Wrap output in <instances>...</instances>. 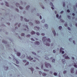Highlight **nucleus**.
Segmentation results:
<instances>
[{"label":"nucleus","mask_w":77,"mask_h":77,"mask_svg":"<svg viewBox=\"0 0 77 77\" xmlns=\"http://www.w3.org/2000/svg\"><path fill=\"white\" fill-rule=\"evenodd\" d=\"M41 35H42V36H44V35H45V34L44 33H42L41 34Z\"/></svg>","instance_id":"c03bdc74"},{"label":"nucleus","mask_w":77,"mask_h":77,"mask_svg":"<svg viewBox=\"0 0 77 77\" xmlns=\"http://www.w3.org/2000/svg\"><path fill=\"white\" fill-rule=\"evenodd\" d=\"M28 59H30V61H31V62H36V60H33L32 61V60H33V58H31V56L29 57H28Z\"/></svg>","instance_id":"7ed1b4c3"},{"label":"nucleus","mask_w":77,"mask_h":77,"mask_svg":"<svg viewBox=\"0 0 77 77\" xmlns=\"http://www.w3.org/2000/svg\"><path fill=\"white\" fill-rule=\"evenodd\" d=\"M36 34L37 35H38V36H39V35H40V34L39 32H36Z\"/></svg>","instance_id":"c756f323"},{"label":"nucleus","mask_w":77,"mask_h":77,"mask_svg":"<svg viewBox=\"0 0 77 77\" xmlns=\"http://www.w3.org/2000/svg\"><path fill=\"white\" fill-rule=\"evenodd\" d=\"M23 27H24L25 28H27V29H28V30H29V28L28 27V26H27L26 25H24Z\"/></svg>","instance_id":"9b49d317"},{"label":"nucleus","mask_w":77,"mask_h":77,"mask_svg":"<svg viewBox=\"0 0 77 77\" xmlns=\"http://www.w3.org/2000/svg\"><path fill=\"white\" fill-rule=\"evenodd\" d=\"M20 18H21V21H23V17L22 16H21L20 17Z\"/></svg>","instance_id":"79ce46f5"},{"label":"nucleus","mask_w":77,"mask_h":77,"mask_svg":"<svg viewBox=\"0 0 77 77\" xmlns=\"http://www.w3.org/2000/svg\"><path fill=\"white\" fill-rule=\"evenodd\" d=\"M45 66L47 68H51V66L50 64L48 63H46L45 64Z\"/></svg>","instance_id":"f03ea898"},{"label":"nucleus","mask_w":77,"mask_h":77,"mask_svg":"<svg viewBox=\"0 0 77 77\" xmlns=\"http://www.w3.org/2000/svg\"><path fill=\"white\" fill-rule=\"evenodd\" d=\"M53 52L54 53H56V51H55V50H54L53 51Z\"/></svg>","instance_id":"bf43d9fd"},{"label":"nucleus","mask_w":77,"mask_h":77,"mask_svg":"<svg viewBox=\"0 0 77 77\" xmlns=\"http://www.w3.org/2000/svg\"><path fill=\"white\" fill-rule=\"evenodd\" d=\"M20 55L21 54L20 53H17V55L18 56H20Z\"/></svg>","instance_id":"4be33fe9"},{"label":"nucleus","mask_w":77,"mask_h":77,"mask_svg":"<svg viewBox=\"0 0 77 77\" xmlns=\"http://www.w3.org/2000/svg\"><path fill=\"white\" fill-rule=\"evenodd\" d=\"M2 42V43H3V44H8V42L4 40H3Z\"/></svg>","instance_id":"6e6552de"},{"label":"nucleus","mask_w":77,"mask_h":77,"mask_svg":"<svg viewBox=\"0 0 77 77\" xmlns=\"http://www.w3.org/2000/svg\"><path fill=\"white\" fill-rule=\"evenodd\" d=\"M16 11H17V12H19V10H18V9L16 8Z\"/></svg>","instance_id":"8fccbe9b"},{"label":"nucleus","mask_w":77,"mask_h":77,"mask_svg":"<svg viewBox=\"0 0 77 77\" xmlns=\"http://www.w3.org/2000/svg\"><path fill=\"white\" fill-rule=\"evenodd\" d=\"M17 29H18V27L17 26H16L15 27V30H17Z\"/></svg>","instance_id":"4d7b16f0"},{"label":"nucleus","mask_w":77,"mask_h":77,"mask_svg":"<svg viewBox=\"0 0 77 77\" xmlns=\"http://www.w3.org/2000/svg\"><path fill=\"white\" fill-rule=\"evenodd\" d=\"M55 59H54L52 60V62H55Z\"/></svg>","instance_id":"c9c22d12"},{"label":"nucleus","mask_w":77,"mask_h":77,"mask_svg":"<svg viewBox=\"0 0 77 77\" xmlns=\"http://www.w3.org/2000/svg\"><path fill=\"white\" fill-rule=\"evenodd\" d=\"M67 17H68L69 19V20H71L70 16L68 15Z\"/></svg>","instance_id":"58836bf2"},{"label":"nucleus","mask_w":77,"mask_h":77,"mask_svg":"<svg viewBox=\"0 0 77 77\" xmlns=\"http://www.w3.org/2000/svg\"><path fill=\"white\" fill-rule=\"evenodd\" d=\"M31 35H35V34H36V32L33 31H32L31 32Z\"/></svg>","instance_id":"f8f14e48"},{"label":"nucleus","mask_w":77,"mask_h":77,"mask_svg":"<svg viewBox=\"0 0 77 77\" xmlns=\"http://www.w3.org/2000/svg\"><path fill=\"white\" fill-rule=\"evenodd\" d=\"M27 38H30V35H28L26 36Z\"/></svg>","instance_id":"bb28decb"},{"label":"nucleus","mask_w":77,"mask_h":77,"mask_svg":"<svg viewBox=\"0 0 77 77\" xmlns=\"http://www.w3.org/2000/svg\"><path fill=\"white\" fill-rule=\"evenodd\" d=\"M40 29V27H39L35 26L34 27V30H39Z\"/></svg>","instance_id":"423d86ee"},{"label":"nucleus","mask_w":77,"mask_h":77,"mask_svg":"<svg viewBox=\"0 0 77 77\" xmlns=\"http://www.w3.org/2000/svg\"><path fill=\"white\" fill-rule=\"evenodd\" d=\"M42 23H44L45 22V20L44 19L42 20Z\"/></svg>","instance_id":"de8ad7c7"},{"label":"nucleus","mask_w":77,"mask_h":77,"mask_svg":"<svg viewBox=\"0 0 77 77\" xmlns=\"http://www.w3.org/2000/svg\"><path fill=\"white\" fill-rule=\"evenodd\" d=\"M44 64L42 63V66H41V68L42 69H43V66Z\"/></svg>","instance_id":"72a5a7b5"},{"label":"nucleus","mask_w":77,"mask_h":77,"mask_svg":"<svg viewBox=\"0 0 77 77\" xmlns=\"http://www.w3.org/2000/svg\"><path fill=\"white\" fill-rule=\"evenodd\" d=\"M44 71H48V70L46 69H44Z\"/></svg>","instance_id":"3c124183"},{"label":"nucleus","mask_w":77,"mask_h":77,"mask_svg":"<svg viewBox=\"0 0 77 77\" xmlns=\"http://www.w3.org/2000/svg\"><path fill=\"white\" fill-rule=\"evenodd\" d=\"M24 35H25V34H24V33H22L21 34V36H24Z\"/></svg>","instance_id":"c85d7f7f"},{"label":"nucleus","mask_w":77,"mask_h":77,"mask_svg":"<svg viewBox=\"0 0 77 77\" xmlns=\"http://www.w3.org/2000/svg\"><path fill=\"white\" fill-rule=\"evenodd\" d=\"M23 62H24V63H26V62H27V60H23Z\"/></svg>","instance_id":"e433bc0d"},{"label":"nucleus","mask_w":77,"mask_h":77,"mask_svg":"<svg viewBox=\"0 0 77 77\" xmlns=\"http://www.w3.org/2000/svg\"><path fill=\"white\" fill-rule=\"evenodd\" d=\"M18 23H15V26H17V25H18Z\"/></svg>","instance_id":"0e129e2a"},{"label":"nucleus","mask_w":77,"mask_h":77,"mask_svg":"<svg viewBox=\"0 0 77 77\" xmlns=\"http://www.w3.org/2000/svg\"><path fill=\"white\" fill-rule=\"evenodd\" d=\"M67 12H70V11L69 10V9H68L67 11Z\"/></svg>","instance_id":"a18cd8bd"},{"label":"nucleus","mask_w":77,"mask_h":77,"mask_svg":"<svg viewBox=\"0 0 77 77\" xmlns=\"http://www.w3.org/2000/svg\"><path fill=\"white\" fill-rule=\"evenodd\" d=\"M13 56L14 57V58L13 59V60H15L16 61V60H17V59L15 58V56Z\"/></svg>","instance_id":"a878e982"},{"label":"nucleus","mask_w":77,"mask_h":77,"mask_svg":"<svg viewBox=\"0 0 77 77\" xmlns=\"http://www.w3.org/2000/svg\"><path fill=\"white\" fill-rule=\"evenodd\" d=\"M46 38L47 37L45 36L43 37L42 40L43 43L45 44V45H46L47 46H50V44L49 43L51 42V40L49 38L46 39Z\"/></svg>","instance_id":"f257e3e1"},{"label":"nucleus","mask_w":77,"mask_h":77,"mask_svg":"<svg viewBox=\"0 0 77 77\" xmlns=\"http://www.w3.org/2000/svg\"><path fill=\"white\" fill-rule=\"evenodd\" d=\"M29 8H30V5H28V6H27L26 7V10H28L29 9Z\"/></svg>","instance_id":"dca6fc26"},{"label":"nucleus","mask_w":77,"mask_h":77,"mask_svg":"<svg viewBox=\"0 0 77 77\" xmlns=\"http://www.w3.org/2000/svg\"><path fill=\"white\" fill-rule=\"evenodd\" d=\"M74 68H72L71 70H70V72H71V73H72V74H73V73H74Z\"/></svg>","instance_id":"0eeeda50"},{"label":"nucleus","mask_w":77,"mask_h":77,"mask_svg":"<svg viewBox=\"0 0 77 77\" xmlns=\"http://www.w3.org/2000/svg\"><path fill=\"white\" fill-rule=\"evenodd\" d=\"M45 59H46L47 60H48L49 59L48 57H45Z\"/></svg>","instance_id":"2f4dec72"},{"label":"nucleus","mask_w":77,"mask_h":77,"mask_svg":"<svg viewBox=\"0 0 77 77\" xmlns=\"http://www.w3.org/2000/svg\"><path fill=\"white\" fill-rule=\"evenodd\" d=\"M63 11H62L60 12V14H63Z\"/></svg>","instance_id":"69168bd1"},{"label":"nucleus","mask_w":77,"mask_h":77,"mask_svg":"<svg viewBox=\"0 0 77 77\" xmlns=\"http://www.w3.org/2000/svg\"><path fill=\"white\" fill-rule=\"evenodd\" d=\"M65 27H67L68 26V24H65Z\"/></svg>","instance_id":"13d9d810"},{"label":"nucleus","mask_w":77,"mask_h":77,"mask_svg":"<svg viewBox=\"0 0 77 77\" xmlns=\"http://www.w3.org/2000/svg\"><path fill=\"white\" fill-rule=\"evenodd\" d=\"M63 74H65L66 73V71H64L63 72Z\"/></svg>","instance_id":"a19ab883"},{"label":"nucleus","mask_w":77,"mask_h":77,"mask_svg":"<svg viewBox=\"0 0 77 77\" xmlns=\"http://www.w3.org/2000/svg\"><path fill=\"white\" fill-rule=\"evenodd\" d=\"M39 74H40V75H41V74H42V72H41V71H39Z\"/></svg>","instance_id":"4c0bfd02"},{"label":"nucleus","mask_w":77,"mask_h":77,"mask_svg":"<svg viewBox=\"0 0 77 77\" xmlns=\"http://www.w3.org/2000/svg\"><path fill=\"white\" fill-rule=\"evenodd\" d=\"M74 10L75 11V10H76V8L75 7V6H74Z\"/></svg>","instance_id":"e2e57ef3"},{"label":"nucleus","mask_w":77,"mask_h":77,"mask_svg":"<svg viewBox=\"0 0 77 77\" xmlns=\"http://www.w3.org/2000/svg\"><path fill=\"white\" fill-rule=\"evenodd\" d=\"M62 61L63 62V64H65V60L64 59H63L62 60Z\"/></svg>","instance_id":"ddd939ff"},{"label":"nucleus","mask_w":77,"mask_h":77,"mask_svg":"<svg viewBox=\"0 0 77 77\" xmlns=\"http://www.w3.org/2000/svg\"><path fill=\"white\" fill-rule=\"evenodd\" d=\"M61 15H60L58 18V19H60V18H61Z\"/></svg>","instance_id":"5fc2aeb1"},{"label":"nucleus","mask_w":77,"mask_h":77,"mask_svg":"<svg viewBox=\"0 0 77 77\" xmlns=\"http://www.w3.org/2000/svg\"><path fill=\"white\" fill-rule=\"evenodd\" d=\"M59 29L60 30H61L62 29V26H60L59 27Z\"/></svg>","instance_id":"7c9ffc66"},{"label":"nucleus","mask_w":77,"mask_h":77,"mask_svg":"<svg viewBox=\"0 0 77 77\" xmlns=\"http://www.w3.org/2000/svg\"><path fill=\"white\" fill-rule=\"evenodd\" d=\"M62 50H63V48H61L60 50V53L62 52V54H64L65 52L64 51H63Z\"/></svg>","instance_id":"39448f33"},{"label":"nucleus","mask_w":77,"mask_h":77,"mask_svg":"<svg viewBox=\"0 0 77 77\" xmlns=\"http://www.w3.org/2000/svg\"><path fill=\"white\" fill-rule=\"evenodd\" d=\"M16 5L17 7H19L20 6V4L17 3L16 4Z\"/></svg>","instance_id":"f3484780"},{"label":"nucleus","mask_w":77,"mask_h":77,"mask_svg":"<svg viewBox=\"0 0 77 77\" xmlns=\"http://www.w3.org/2000/svg\"><path fill=\"white\" fill-rule=\"evenodd\" d=\"M25 21L26 22H29V20H27V19L26 18H25Z\"/></svg>","instance_id":"cd10ccee"},{"label":"nucleus","mask_w":77,"mask_h":77,"mask_svg":"<svg viewBox=\"0 0 77 77\" xmlns=\"http://www.w3.org/2000/svg\"><path fill=\"white\" fill-rule=\"evenodd\" d=\"M32 54H33L34 55H36V54L35 53V52H32Z\"/></svg>","instance_id":"ea45409f"},{"label":"nucleus","mask_w":77,"mask_h":77,"mask_svg":"<svg viewBox=\"0 0 77 77\" xmlns=\"http://www.w3.org/2000/svg\"><path fill=\"white\" fill-rule=\"evenodd\" d=\"M63 57H65V58L66 59H69V57H68V56H66V54H64V55H63Z\"/></svg>","instance_id":"20e7f679"},{"label":"nucleus","mask_w":77,"mask_h":77,"mask_svg":"<svg viewBox=\"0 0 77 77\" xmlns=\"http://www.w3.org/2000/svg\"><path fill=\"white\" fill-rule=\"evenodd\" d=\"M52 32L53 33V34H54V36H56V32H55V31L54 30L52 31Z\"/></svg>","instance_id":"1a4fd4ad"},{"label":"nucleus","mask_w":77,"mask_h":77,"mask_svg":"<svg viewBox=\"0 0 77 77\" xmlns=\"http://www.w3.org/2000/svg\"><path fill=\"white\" fill-rule=\"evenodd\" d=\"M50 5L52 7H54V5H53V3L52 2H50Z\"/></svg>","instance_id":"4468645a"},{"label":"nucleus","mask_w":77,"mask_h":77,"mask_svg":"<svg viewBox=\"0 0 77 77\" xmlns=\"http://www.w3.org/2000/svg\"><path fill=\"white\" fill-rule=\"evenodd\" d=\"M45 27H48V25H47V24H45Z\"/></svg>","instance_id":"052dcab7"},{"label":"nucleus","mask_w":77,"mask_h":77,"mask_svg":"<svg viewBox=\"0 0 77 77\" xmlns=\"http://www.w3.org/2000/svg\"><path fill=\"white\" fill-rule=\"evenodd\" d=\"M44 76H45V75H47V74H46V73H45V72H44L42 74Z\"/></svg>","instance_id":"6ab92c4d"},{"label":"nucleus","mask_w":77,"mask_h":77,"mask_svg":"<svg viewBox=\"0 0 77 77\" xmlns=\"http://www.w3.org/2000/svg\"><path fill=\"white\" fill-rule=\"evenodd\" d=\"M35 44L36 45H39L40 43L39 42H35Z\"/></svg>","instance_id":"9d476101"},{"label":"nucleus","mask_w":77,"mask_h":77,"mask_svg":"<svg viewBox=\"0 0 77 77\" xmlns=\"http://www.w3.org/2000/svg\"><path fill=\"white\" fill-rule=\"evenodd\" d=\"M37 16H40V14H37Z\"/></svg>","instance_id":"338daca9"},{"label":"nucleus","mask_w":77,"mask_h":77,"mask_svg":"<svg viewBox=\"0 0 77 77\" xmlns=\"http://www.w3.org/2000/svg\"><path fill=\"white\" fill-rule=\"evenodd\" d=\"M16 61V63L17 64H18V63H19V62L17 60Z\"/></svg>","instance_id":"473e14b6"},{"label":"nucleus","mask_w":77,"mask_h":77,"mask_svg":"<svg viewBox=\"0 0 77 77\" xmlns=\"http://www.w3.org/2000/svg\"><path fill=\"white\" fill-rule=\"evenodd\" d=\"M29 25L30 26H33V24L32 22H29Z\"/></svg>","instance_id":"b1692460"},{"label":"nucleus","mask_w":77,"mask_h":77,"mask_svg":"<svg viewBox=\"0 0 77 77\" xmlns=\"http://www.w3.org/2000/svg\"><path fill=\"white\" fill-rule=\"evenodd\" d=\"M68 29L69 30H71V28H70L69 27H68Z\"/></svg>","instance_id":"6e6d98bb"},{"label":"nucleus","mask_w":77,"mask_h":77,"mask_svg":"<svg viewBox=\"0 0 77 77\" xmlns=\"http://www.w3.org/2000/svg\"><path fill=\"white\" fill-rule=\"evenodd\" d=\"M56 17L57 18H58V17H59V14H57L56 15Z\"/></svg>","instance_id":"603ef678"},{"label":"nucleus","mask_w":77,"mask_h":77,"mask_svg":"<svg viewBox=\"0 0 77 77\" xmlns=\"http://www.w3.org/2000/svg\"><path fill=\"white\" fill-rule=\"evenodd\" d=\"M54 75L55 76H56L57 75V73H56V72H55L54 73Z\"/></svg>","instance_id":"5701e85b"},{"label":"nucleus","mask_w":77,"mask_h":77,"mask_svg":"<svg viewBox=\"0 0 77 77\" xmlns=\"http://www.w3.org/2000/svg\"><path fill=\"white\" fill-rule=\"evenodd\" d=\"M69 41H70V42H71V41H72V39L71 38H69Z\"/></svg>","instance_id":"864d4df0"},{"label":"nucleus","mask_w":77,"mask_h":77,"mask_svg":"<svg viewBox=\"0 0 77 77\" xmlns=\"http://www.w3.org/2000/svg\"><path fill=\"white\" fill-rule=\"evenodd\" d=\"M5 3H6V5L7 6H8V7H9V4H8V3L7 2H5Z\"/></svg>","instance_id":"2eb2a0df"},{"label":"nucleus","mask_w":77,"mask_h":77,"mask_svg":"<svg viewBox=\"0 0 77 77\" xmlns=\"http://www.w3.org/2000/svg\"><path fill=\"white\" fill-rule=\"evenodd\" d=\"M4 67L5 68V70H8V67H5V66H4Z\"/></svg>","instance_id":"412c9836"},{"label":"nucleus","mask_w":77,"mask_h":77,"mask_svg":"<svg viewBox=\"0 0 77 77\" xmlns=\"http://www.w3.org/2000/svg\"><path fill=\"white\" fill-rule=\"evenodd\" d=\"M72 15H73V16H75V14L74 13H72Z\"/></svg>","instance_id":"774afa93"},{"label":"nucleus","mask_w":77,"mask_h":77,"mask_svg":"<svg viewBox=\"0 0 77 77\" xmlns=\"http://www.w3.org/2000/svg\"><path fill=\"white\" fill-rule=\"evenodd\" d=\"M31 41H35V40H34V39H33V38H31Z\"/></svg>","instance_id":"49530a36"},{"label":"nucleus","mask_w":77,"mask_h":77,"mask_svg":"<svg viewBox=\"0 0 77 77\" xmlns=\"http://www.w3.org/2000/svg\"><path fill=\"white\" fill-rule=\"evenodd\" d=\"M35 23L36 24H39V23H40V22L38 20H36Z\"/></svg>","instance_id":"aec40b11"},{"label":"nucleus","mask_w":77,"mask_h":77,"mask_svg":"<svg viewBox=\"0 0 77 77\" xmlns=\"http://www.w3.org/2000/svg\"><path fill=\"white\" fill-rule=\"evenodd\" d=\"M63 7H65V2H63Z\"/></svg>","instance_id":"393cba45"},{"label":"nucleus","mask_w":77,"mask_h":77,"mask_svg":"<svg viewBox=\"0 0 77 77\" xmlns=\"http://www.w3.org/2000/svg\"><path fill=\"white\" fill-rule=\"evenodd\" d=\"M19 8L20 9H23V8L21 6H20Z\"/></svg>","instance_id":"09e8293b"},{"label":"nucleus","mask_w":77,"mask_h":77,"mask_svg":"<svg viewBox=\"0 0 77 77\" xmlns=\"http://www.w3.org/2000/svg\"><path fill=\"white\" fill-rule=\"evenodd\" d=\"M60 21H61V22H62V23H64V20H63L62 19L60 20Z\"/></svg>","instance_id":"37998d69"},{"label":"nucleus","mask_w":77,"mask_h":77,"mask_svg":"<svg viewBox=\"0 0 77 77\" xmlns=\"http://www.w3.org/2000/svg\"><path fill=\"white\" fill-rule=\"evenodd\" d=\"M21 25V23H19L18 25V26L19 27H20V26Z\"/></svg>","instance_id":"680f3d73"},{"label":"nucleus","mask_w":77,"mask_h":77,"mask_svg":"<svg viewBox=\"0 0 77 77\" xmlns=\"http://www.w3.org/2000/svg\"><path fill=\"white\" fill-rule=\"evenodd\" d=\"M29 62H27L25 64V66H26V65H29Z\"/></svg>","instance_id":"f704fd0d"},{"label":"nucleus","mask_w":77,"mask_h":77,"mask_svg":"<svg viewBox=\"0 0 77 77\" xmlns=\"http://www.w3.org/2000/svg\"><path fill=\"white\" fill-rule=\"evenodd\" d=\"M30 69L31 71H32V73H33V71H34V69L32 68V67H31L30 68Z\"/></svg>","instance_id":"a211bd4d"}]
</instances>
